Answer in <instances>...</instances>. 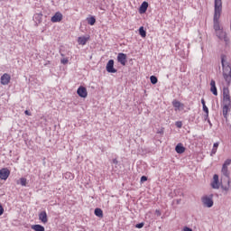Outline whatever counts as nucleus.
Segmentation results:
<instances>
[{
    "mask_svg": "<svg viewBox=\"0 0 231 231\" xmlns=\"http://www.w3.org/2000/svg\"><path fill=\"white\" fill-rule=\"evenodd\" d=\"M221 64L223 69V77L227 86L231 83V66L230 63L226 62V55L221 54Z\"/></svg>",
    "mask_w": 231,
    "mask_h": 231,
    "instance_id": "nucleus-1",
    "label": "nucleus"
},
{
    "mask_svg": "<svg viewBox=\"0 0 231 231\" xmlns=\"http://www.w3.org/2000/svg\"><path fill=\"white\" fill-rule=\"evenodd\" d=\"M222 174H224L227 184H226V185L222 184L221 189L223 190H225L226 192H228V190H230V189H231L230 172H228V166L222 165Z\"/></svg>",
    "mask_w": 231,
    "mask_h": 231,
    "instance_id": "nucleus-2",
    "label": "nucleus"
},
{
    "mask_svg": "<svg viewBox=\"0 0 231 231\" xmlns=\"http://www.w3.org/2000/svg\"><path fill=\"white\" fill-rule=\"evenodd\" d=\"M201 202L203 207H206L207 208H212V207H214V194H210L209 196H203L201 198Z\"/></svg>",
    "mask_w": 231,
    "mask_h": 231,
    "instance_id": "nucleus-3",
    "label": "nucleus"
},
{
    "mask_svg": "<svg viewBox=\"0 0 231 231\" xmlns=\"http://www.w3.org/2000/svg\"><path fill=\"white\" fill-rule=\"evenodd\" d=\"M223 104L231 106L230 90L228 88H223Z\"/></svg>",
    "mask_w": 231,
    "mask_h": 231,
    "instance_id": "nucleus-4",
    "label": "nucleus"
},
{
    "mask_svg": "<svg viewBox=\"0 0 231 231\" xmlns=\"http://www.w3.org/2000/svg\"><path fill=\"white\" fill-rule=\"evenodd\" d=\"M223 12V2L221 0H215L214 15L221 16Z\"/></svg>",
    "mask_w": 231,
    "mask_h": 231,
    "instance_id": "nucleus-5",
    "label": "nucleus"
},
{
    "mask_svg": "<svg viewBox=\"0 0 231 231\" xmlns=\"http://www.w3.org/2000/svg\"><path fill=\"white\" fill-rule=\"evenodd\" d=\"M217 37H218V39H220V41H224L226 42V44H228L229 42V39L228 36H226V32L223 31V29H220L218 31H215Z\"/></svg>",
    "mask_w": 231,
    "mask_h": 231,
    "instance_id": "nucleus-6",
    "label": "nucleus"
},
{
    "mask_svg": "<svg viewBox=\"0 0 231 231\" xmlns=\"http://www.w3.org/2000/svg\"><path fill=\"white\" fill-rule=\"evenodd\" d=\"M106 69L107 73H116L118 71L116 69H115V60H109L106 63Z\"/></svg>",
    "mask_w": 231,
    "mask_h": 231,
    "instance_id": "nucleus-7",
    "label": "nucleus"
},
{
    "mask_svg": "<svg viewBox=\"0 0 231 231\" xmlns=\"http://www.w3.org/2000/svg\"><path fill=\"white\" fill-rule=\"evenodd\" d=\"M221 16L214 15L213 16V28L215 32H218L219 30H223L221 24L219 23V19Z\"/></svg>",
    "mask_w": 231,
    "mask_h": 231,
    "instance_id": "nucleus-8",
    "label": "nucleus"
},
{
    "mask_svg": "<svg viewBox=\"0 0 231 231\" xmlns=\"http://www.w3.org/2000/svg\"><path fill=\"white\" fill-rule=\"evenodd\" d=\"M117 62H120L122 66H125L127 64V54L124 52H120L117 55Z\"/></svg>",
    "mask_w": 231,
    "mask_h": 231,
    "instance_id": "nucleus-9",
    "label": "nucleus"
},
{
    "mask_svg": "<svg viewBox=\"0 0 231 231\" xmlns=\"http://www.w3.org/2000/svg\"><path fill=\"white\" fill-rule=\"evenodd\" d=\"M11 79L12 78L10 77V74L5 73L0 79L2 86H8V84H10Z\"/></svg>",
    "mask_w": 231,
    "mask_h": 231,
    "instance_id": "nucleus-10",
    "label": "nucleus"
},
{
    "mask_svg": "<svg viewBox=\"0 0 231 231\" xmlns=\"http://www.w3.org/2000/svg\"><path fill=\"white\" fill-rule=\"evenodd\" d=\"M77 94L80 98H87L88 97V89L85 87L80 86L78 90Z\"/></svg>",
    "mask_w": 231,
    "mask_h": 231,
    "instance_id": "nucleus-11",
    "label": "nucleus"
},
{
    "mask_svg": "<svg viewBox=\"0 0 231 231\" xmlns=\"http://www.w3.org/2000/svg\"><path fill=\"white\" fill-rule=\"evenodd\" d=\"M10 176V170L8 168H4L0 170V180H8V177Z\"/></svg>",
    "mask_w": 231,
    "mask_h": 231,
    "instance_id": "nucleus-12",
    "label": "nucleus"
},
{
    "mask_svg": "<svg viewBox=\"0 0 231 231\" xmlns=\"http://www.w3.org/2000/svg\"><path fill=\"white\" fill-rule=\"evenodd\" d=\"M230 109H231V105L223 104L222 113H223V116H224V118H226V120H228V111H230Z\"/></svg>",
    "mask_w": 231,
    "mask_h": 231,
    "instance_id": "nucleus-13",
    "label": "nucleus"
},
{
    "mask_svg": "<svg viewBox=\"0 0 231 231\" xmlns=\"http://www.w3.org/2000/svg\"><path fill=\"white\" fill-rule=\"evenodd\" d=\"M39 220L43 223V225H46L48 223V214L46 211H42L39 213Z\"/></svg>",
    "mask_w": 231,
    "mask_h": 231,
    "instance_id": "nucleus-14",
    "label": "nucleus"
},
{
    "mask_svg": "<svg viewBox=\"0 0 231 231\" xmlns=\"http://www.w3.org/2000/svg\"><path fill=\"white\" fill-rule=\"evenodd\" d=\"M51 23H60L62 21V14L57 12L51 19Z\"/></svg>",
    "mask_w": 231,
    "mask_h": 231,
    "instance_id": "nucleus-15",
    "label": "nucleus"
},
{
    "mask_svg": "<svg viewBox=\"0 0 231 231\" xmlns=\"http://www.w3.org/2000/svg\"><path fill=\"white\" fill-rule=\"evenodd\" d=\"M213 182L211 183L212 189H219V176L217 174H215L213 176Z\"/></svg>",
    "mask_w": 231,
    "mask_h": 231,
    "instance_id": "nucleus-16",
    "label": "nucleus"
},
{
    "mask_svg": "<svg viewBox=\"0 0 231 231\" xmlns=\"http://www.w3.org/2000/svg\"><path fill=\"white\" fill-rule=\"evenodd\" d=\"M147 8H149V3L146 1L143 2L139 7V14H145V12H147Z\"/></svg>",
    "mask_w": 231,
    "mask_h": 231,
    "instance_id": "nucleus-17",
    "label": "nucleus"
},
{
    "mask_svg": "<svg viewBox=\"0 0 231 231\" xmlns=\"http://www.w3.org/2000/svg\"><path fill=\"white\" fill-rule=\"evenodd\" d=\"M210 86H211L210 88L211 93H213L215 97H217V88L216 87V80L211 79Z\"/></svg>",
    "mask_w": 231,
    "mask_h": 231,
    "instance_id": "nucleus-18",
    "label": "nucleus"
},
{
    "mask_svg": "<svg viewBox=\"0 0 231 231\" xmlns=\"http://www.w3.org/2000/svg\"><path fill=\"white\" fill-rule=\"evenodd\" d=\"M175 151L178 154H183V152H185V147L182 143H178L175 147Z\"/></svg>",
    "mask_w": 231,
    "mask_h": 231,
    "instance_id": "nucleus-19",
    "label": "nucleus"
},
{
    "mask_svg": "<svg viewBox=\"0 0 231 231\" xmlns=\"http://www.w3.org/2000/svg\"><path fill=\"white\" fill-rule=\"evenodd\" d=\"M32 230H34V231H45V228L43 226H41L39 224H36V225H32L31 226Z\"/></svg>",
    "mask_w": 231,
    "mask_h": 231,
    "instance_id": "nucleus-20",
    "label": "nucleus"
},
{
    "mask_svg": "<svg viewBox=\"0 0 231 231\" xmlns=\"http://www.w3.org/2000/svg\"><path fill=\"white\" fill-rule=\"evenodd\" d=\"M94 214L95 216H97V217H104V211H102L100 208H97L94 210Z\"/></svg>",
    "mask_w": 231,
    "mask_h": 231,
    "instance_id": "nucleus-21",
    "label": "nucleus"
},
{
    "mask_svg": "<svg viewBox=\"0 0 231 231\" xmlns=\"http://www.w3.org/2000/svg\"><path fill=\"white\" fill-rule=\"evenodd\" d=\"M34 21H35L36 24H41V23H42V14H36L34 15Z\"/></svg>",
    "mask_w": 231,
    "mask_h": 231,
    "instance_id": "nucleus-22",
    "label": "nucleus"
},
{
    "mask_svg": "<svg viewBox=\"0 0 231 231\" xmlns=\"http://www.w3.org/2000/svg\"><path fill=\"white\" fill-rule=\"evenodd\" d=\"M217 147H219V143L218 142H217L213 144V148L211 150L210 156H214V154H216L217 152Z\"/></svg>",
    "mask_w": 231,
    "mask_h": 231,
    "instance_id": "nucleus-23",
    "label": "nucleus"
},
{
    "mask_svg": "<svg viewBox=\"0 0 231 231\" xmlns=\"http://www.w3.org/2000/svg\"><path fill=\"white\" fill-rule=\"evenodd\" d=\"M88 38H86V37H79L78 38V42L79 44H81V46H85L86 42H88Z\"/></svg>",
    "mask_w": 231,
    "mask_h": 231,
    "instance_id": "nucleus-24",
    "label": "nucleus"
},
{
    "mask_svg": "<svg viewBox=\"0 0 231 231\" xmlns=\"http://www.w3.org/2000/svg\"><path fill=\"white\" fill-rule=\"evenodd\" d=\"M88 24H90V26H94L95 23H97V18L95 16H91L89 18H87Z\"/></svg>",
    "mask_w": 231,
    "mask_h": 231,
    "instance_id": "nucleus-25",
    "label": "nucleus"
},
{
    "mask_svg": "<svg viewBox=\"0 0 231 231\" xmlns=\"http://www.w3.org/2000/svg\"><path fill=\"white\" fill-rule=\"evenodd\" d=\"M139 35H141V37L143 38L147 37V32L145 31V29H143V26H141L139 28Z\"/></svg>",
    "mask_w": 231,
    "mask_h": 231,
    "instance_id": "nucleus-26",
    "label": "nucleus"
},
{
    "mask_svg": "<svg viewBox=\"0 0 231 231\" xmlns=\"http://www.w3.org/2000/svg\"><path fill=\"white\" fill-rule=\"evenodd\" d=\"M172 106H173V107H176L177 109H180L181 107V103L178 100H173L172 101Z\"/></svg>",
    "mask_w": 231,
    "mask_h": 231,
    "instance_id": "nucleus-27",
    "label": "nucleus"
},
{
    "mask_svg": "<svg viewBox=\"0 0 231 231\" xmlns=\"http://www.w3.org/2000/svg\"><path fill=\"white\" fill-rule=\"evenodd\" d=\"M150 82L151 84H158V78L156 76H151L150 77Z\"/></svg>",
    "mask_w": 231,
    "mask_h": 231,
    "instance_id": "nucleus-28",
    "label": "nucleus"
},
{
    "mask_svg": "<svg viewBox=\"0 0 231 231\" xmlns=\"http://www.w3.org/2000/svg\"><path fill=\"white\" fill-rule=\"evenodd\" d=\"M26 178L20 179V184L22 185V187H26Z\"/></svg>",
    "mask_w": 231,
    "mask_h": 231,
    "instance_id": "nucleus-29",
    "label": "nucleus"
},
{
    "mask_svg": "<svg viewBox=\"0 0 231 231\" xmlns=\"http://www.w3.org/2000/svg\"><path fill=\"white\" fill-rule=\"evenodd\" d=\"M144 225H145V223L141 222V223L135 225V228H143Z\"/></svg>",
    "mask_w": 231,
    "mask_h": 231,
    "instance_id": "nucleus-30",
    "label": "nucleus"
},
{
    "mask_svg": "<svg viewBox=\"0 0 231 231\" xmlns=\"http://www.w3.org/2000/svg\"><path fill=\"white\" fill-rule=\"evenodd\" d=\"M230 163H231V160H230V159H227V160L225 161V162L223 163V165H224L225 167H228V165H230Z\"/></svg>",
    "mask_w": 231,
    "mask_h": 231,
    "instance_id": "nucleus-31",
    "label": "nucleus"
},
{
    "mask_svg": "<svg viewBox=\"0 0 231 231\" xmlns=\"http://www.w3.org/2000/svg\"><path fill=\"white\" fill-rule=\"evenodd\" d=\"M175 125H176V127H179V129H180V127H182L183 124L180 121H177L175 123Z\"/></svg>",
    "mask_w": 231,
    "mask_h": 231,
    "instance_id": "nucleus-32",
    "label": "nucleus"
},
{
    "mask_svg": "<svg viewBox=\"0 0 231 231\" xmlns=\"http://www.w3.org/2000/svg\"><path fill=\"white\" fill-rule=\"evenodd\" d=\"M61 64H68V62H69V60H68V58H64L62 60H60Z\"/></svg>",
    "mask_w": 231,
    "mask_h": 231,
    "instance_id": "nucleus-33",
    "label": "nucleus"
},
{
    "mask_svg": "<svg viewBox=\"0 0 231 231\" xmlns=\"http://www.w3.org/2000/svg\"><path fill=\"white\" fill-rule=\"evenodd\" d=\"M202 109L204 113L208 114V107L207 106V105H204V106H202Z\"/></svg>",
    "mask_w": 231,
    "mask_h": 231,
    "instance_id": "nucleus-34",
    "label": "nucleus"
},
{
    "mask_svg": "<svg viewBox=\"0 0 231 231\" xmlns=\"http://www.w3.org/2000/svg\"><path fill=\"white\" fill-rule=\"evenodd\" d=\"M144 181H147V176L145 175L141 177V183H144Z\"/></svg>",
    "mask_w": 231,
    "mask_h": 231,
    "instance_id": "nucleus-35",
    "label": "nucleus"
},
{
    "mask_svg": "<svg viewBox=\"0 0 231 231\" xmlns=\"http://www.w3.org/2000/svg\"><path fill=\"white\" fill-rule=\"evenodd\" d=\"M3 214H5V208L0 204V216H3Z\"/></svg>",
    "mask_w": 231,
    "mask_h": 231,
    "instance_id": "nucleus-36",
    "label": "nucleus"
},
{
    "mask_svg": "<svg viewBox=\"0 0 231 231\" xmlns=\"http://www.w3.org/2000/svg\"><path fill=\"white\" fill-rule=\"evenodd\" d=\"M112 163H114V165H118V160L113 159Z\"/></svg>",
    "mask_w": 231,
    "mask_h": 231,
    "instance_id": "nucleus-37",
    "label": "nucleus"
},
{
    "mask_svg": "<svg viewBox=\"0 0 231 231\" xmlns=\"http://www.w3.org/2000/svg\"><path fill=\"white\" fill-rule=\"evenodd\" d=\"M25 115H27V116H32V113L28 110L24 111Z\"/></svg>",
    "mask_w": 231,
    "mask_h": 231,
    "instance_id": "nucleus-38",
    "label": "nucleus"
},
{
    "mask_svg": "<svg viewBox=\"0 0 231 231\" xmlns=\"http://www.w3.org/2000/svg\"><path fill=\"white\" fill-rule=\"evenodd\" d=\"M183 231H192V228L188 227V226H185V227L183 228Z\"/></svg>",
    "mask_w": 231,
    "mask_h": 231,
    "instance_id": "nucleus-39",
    "label": "nucleus"
},
{
    "mask_svg": "<svg viewBox=\"0 0 231 231\" xmlns=\"http://www.w3.org/2000/svg\"><path fill=\"white\" fill-rule=\"evenodd\" d=\"M204 120L206 121V122H208L209 119H208V114H206L205 116H204Z\"/></svg>",
    "mask_w": 231,
    "mask_h": 231,
    "instance_id": "nucleus-40",
    "label": "nucleus"
},
{
    "mask_svg": "<svg viewBox=\"0 0 231 231\" xmlns=\"http://www.w3.org/2000/svg\"><path fill=\"white\" fill-rule=\"evenodd\" d=\"M201 104H202V107H204L205 106H207L206 103H205V99H203V98L201 99Z\"/></svg>",
    "mask_w": 231,
    "mask_h": 231,
    "instance_id": "nucleus-41",
    "label": "nucleus"
},
{
    "mask_svg": "<svg viewBox=\"0 0 231 231\" xmlns=\"http://www.w3.org/2000/svg\"><path fill=\"white\" fill-rule=\"evenodd\" d=\"M208 123L209 124V126L212 127V122H210V119H208Z\"/></svg>",
    "mask_w": 231,
    "mask_h": 231,
    "instance_id": "nucleus-42",
    "label": "nucleus"
},
{
    "mask_svg": "<svg viewBox=\"0 0 231 231\" xmlns=\"http://www.w3.org/2000/svg\"><path fill=\"white\" fill-rule=\"evenodd\" d=\"M180 201H181V200L178 199V200H177V205H180Z\"/></svg>",
    "mask_w": 231,
    "mask_h": 231,
    "instance_id": "nucleus-43",
    "label": "nucleus"
},
{
    "mask_svg": "<svg viewBox=\"0 0 231 231\" xmlns=\"http://www.w3.org/2000/svg\"><path fill=\"white\" fill-rule=\"evenodd\" d=\"M66 176L69 177L71 176V173H66Z\"/></svg>",
    "mask_w": 231,
    "mask_h": 231,
    "instance_id": "nucleus-44",
    "label": "nucleus"
}]
</instances>
